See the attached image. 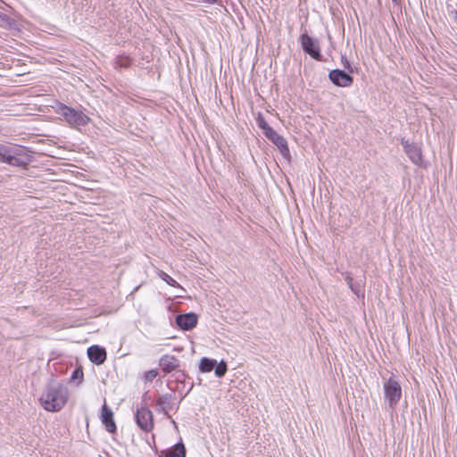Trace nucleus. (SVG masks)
Returning <instances> with one entry per match:
<instances>
[{"label": "nucleus", "mask_w": 457, "mask_h": 457, "mask_svg": "<svg viewBox=\"0 0 457 457\" xmlns=\"http://www.w3.org/2000/svg\"><path fill=\"white\" fill-rule=\"evenodd\" d=\"M67 400V388L60 383L52 382L42 394L40 403L48 411H58L62 409Z\"/></svg>", "instance_id": "nucleus-1"}, {"label": "nucleus", "mask_w": 457, "mask_h": 457, "mask_svg": "<svg viewBox=\"0 0 457 457\" xmlns=\"http://www.w3.org/2000/svg\"><path fill=\"white\" fill-rule=\"evenodd\" d=\"M27 150L23 146L0 144V162L15 167L25 166L29 162Z\"/></svg>", "instance_id": "nucleus-2"}, {"label": "nucleus", "mask_w": 457, "mask_h": 457, "mask_svg": "<svg viewBox=\"0 0 457 457\" xmlns=\"http://www.w3.org/2000/svg\"><path fill=\"white\" fill-rule=\"evenodd\" d=\"M384 398L388 408L394 411L402 397V387L399 382L391 376L383 383Z\"/></svg>", "instance_id": "nucleus-3"}, {"label": "nucleus", "mask_w": 457, "mask_h": 457, "mask_svg": "<svg viewBox=\"0 0 457 457\" xmlns=\"http://www.w3.org/2000/svg\"><path fill=\"white\" fill-rule=\"evenodd\" d=\"M57 112L64 117L65 120L74 128L85 126L89 122V118L81 111L75 110L67 105L61 104Z\"/></svg>", "instance_id": "nucleus-4"}, {"label": "nucleus", "mask_w": 457, "mask_h": 457, "mask_svg": "<svg viewBox=\"0 0 457 457\" xmlns=\"http://www.w3.org/2000/svg\"><path fill=\"white\" fill-rule=\"evenodd\" d=\"M300 41L305 53L310 54L313 59L321 61L320 50L317 41L307 34H303L300 37Z\"/></svg>", "instance_id": "nucleus-5"}, {"label": "nucleus", "mask_w": 457, "mask_h": 457, "mask_svg": "<svg viewBox=\"0 0 457 457\" xmlns=\"http://www.w3.org/2000/svg\"><path fill=\"white\" fill-rule=\"evenodd\" d=\"M137 426L144 431H150L154 428L153 414L147 408H141L136 413Z\"/></svg>", "instance_id": "nucleus-6"}, {"label": "nucleus", "mask_w": 457, "mask_h": 457, "mask_svg": "<svg viewBox=\"0 0 457 457\" xmlns=\"http://www.w3.org/2000/svg\"><path fill=\"white\" fill-rule=\"evenodd\" d=\"M265 136L279 149L284 157L289 156V149L286 139L278 135L273 129H268Z\"/></svg>", "instance_id": "nucleus-7"}, {"label": "nucleus", "mask_w": 457, "mask_h": 457, "mask_svg": "<svg viewBox=\"0 0 457 457\" xmlns=\"http://www.w3.org/2000/svg\"><path fill=\"white\" fill-rule=\"evenodd\" d=\"M329 79L338 87H349L353 84V78L345 71L341 70H333L329 72Z\"/></svg>", "instance_id": "nucleus-8"}, {"label": "nucleus", "mask_w": 457, "mask_h": 457, "mask_svg": "<svg viewBox=\"0 0 457 457\" xmlns=\"http://www.w3.org/2000/svg\"><path fill=\"white\" fill-rule=\"evenodd\" d=\"M176 324L183 330H190L197 324V316L193 312L179 314L176 317Z\"/></svg>", "instance_id": "nucleus-9"}, {"label": "nucleus", "mask_w": 457, "mask_h": 457, "mask_svg": "<svg viewBox=\"0 0 457 457\" xmlns=\"http://www.w3.org/2000/svg\"><path fill=\"white\" fill-rule=\"evenodd\" d=\"M404 152L411 159V161L416 165H421L422 163V154L420 148L414 144H409L407 141L403 142Z\"/></svg>", "instance_id": "nucleus-10"}, {"label": "nucleus", "mask_w": 457, "mask_h": 457, "mask_svg": "<svg viewBox=\"0 0 457 457\" xmlns=\"http://www.w3.org/2000/svg\"><path fill=\"white\" fill-rule=\"evenodd\" d=\"M101 421L108 432L114 433L116 431V424L113 420V412L106 403H104L102 407Z\"/></svg>", "instance_id": "nucleus-11"}, {"label": "nucleus", "mask_w": 457, "mask_h": 457, "mask_svg": "<svg viewBox=\"0 0 457 457\" xmlns=\"http://www.w3.org/2000/svg\"><path fill=\"white\" fill-rule=\"evenodd\" d=\"M87 355L89 360L96 365L103 364L106 360V351L99 345H92L88 347Z\"/></svg>", "instance_id": "nucleus-12"}, {"label": "nucleus", "mask_w": 457, "mask_h": 457, "mask_svg": "<svg viewBox=\"0 0 457 457\" xmlns=\"http://www.w3.org/2000/svg\"><path fill=\"white\" fill-rule=\"evenodd\" d=\"M159 365L163 372L170 373L179 368V361L175 356L165 354L160 359Z\"/></svg>", "instance_id": "nucleus-13"}, {"label": "nucleus", "mask_w": 457, "mask_h": 457, "mask_svg": "<svg viewBox=\"0 0 457 457\" xmlns=\"http://www.w3.org/2000/svg\"><path fill=\"white\" fill-rule=\"evenodd\" d=\"M174 396L171 394H166L158 396L156 400V405L158 407L159 411H162L165 414L168 413L170 410L172 408V402H173Z\"/></svg>", "instance_id": "nucleus-14"}, {"label": "nucleus", "mask_w": 457, "mask_h": 457, "mask_svg": "<svg viewBox=\"0 0 457 457\" xmlns=\"http://www.w3.org/2000/svg\"><path fill=\"white\" fill-rule=\"evenodd\" d=\"M217 364V361L212 359H209L207 357H203L199 363V370L201 372H210L212 371Z\"/></svg>", "instance_id": "nucleus-15"}, {"label": "nucleus", "mask_w": 457, "mask_h": 457, "mask_svg": "<svg viewBox=\"0 0 457 457\" xmlns=\"http://www.w3.org/2000/svg\"><path fill=\"white\" fill-rule=\"evenodd\" d=\"M166 457H186V448L182 443H178L167 453Z\"/></svg>", "instance_id": "nucleus-16"}, {"label": "nucleus", "mask_w": 457, "mask_h": 457, "mask_svg": "<svg viewBox=\"0 0 457 457\" xmlns=\"http://www.w3.org/2000/svg\"><path fill=\"white\" fill-rule=\"evenodd\" d=\"M214 372L218 378H222L227 372L226 362L221 361L219 364H216Z\"/></svg>", "instance_id": "nucleus-17"}, {"label": "nucleus", "mask_w": 457, "mask_h": 457, "mask_svg": "<svg viewBox=\"0 0 457 457\" xmlns=\"http://www.w3.org/2000/svg\"><path fill=\"white\" fill-rule=\"evenodd\" d=\"M257 122H258V125L259 127L263 129V132L264 134H266L267 132V129H272L271 127H270L268 125V123L266 122V120H264L263 117H262L261 115H259L258 119H257Z\"/></svg>", "instance_id": "nucleus-18"}, {"label": "nucleus", "mask_w": 457, "mask_h": 457, "mask_svg": "<svg viewBox=\"0 0 457 457\" xmlns=\"http://www.w3.org/2000/svg\"><path fill=\"white\" fill-rule=\"evenodd\" d=\"M162 278L170 286L175 287L177 285V281L166 273H162Z\"/></svg>", "instance_id": "nucleus-19"}, {"label": "nucleus", "mask_w": 457, "mask_h": 457, "mask_svg": "<svg viewBox=\"0 0 457 457\" xmlns=\"http://www.w3.org/2000/svg\"><path fill=\"white\" fill-rule=\"evenodd\" d=\"M350 288L357 296H360L361 294L363 295V290L361 285L354 283Z\"/></svg>", "instance_id": "nucleus-20"}, {"label": "nucleus", "mask_w": 457, "mask_h": 457, "mask_svg": "<svg viewBox=\"0 0 457 457\" xmlns=\"http://www.w3.org/2000/svg\"><path fill=\"white\" fill-rule=\"evenodd\" d=\"M158 376V371L156 370H151L145 373V379L153 380Z\"/></svg>", "instance_id": "nucleus-21"}, {"label": "nucleus", "mask_w": 457, "mask_h": 457, "mask_svg": "<svg viewBox=\"0 0 457 457\" xmlns=\"http://www.w3.org/2000/svg\"><path fill=\"white\" fill-rule=\"evenodd\" d=\"M345 278V281L347 282V285L349 287H352L353 285H354L353 277L351 276L350 273H346Z\"/></svg>", "instance_id": "nucleus-22"}, {"label": "nucleus", "mask_w": 457, "mask_h": 457, "mask_svg": "<svg viewBox=\"0 0 457 457\" xmlns=\"http://www.w3.org/2000/svg\"><path fill=\"white\" fill-rule=\"evenodd\" d=\"M79 376H80L81 378L83 377V372L81 370L79 369H76L74 371H73V374L71 376V378L72 379H75L77 378H79Z\"/></svg>", "instance_id": "nucleus-23"}, {"label": "nucleus", "mask_w": 457, "mask_h": 457, "mask_svg": "<svg viewBox=\"0 0 457 457\" xmlns=\"http://www.w3.org/2000/svg\"><path fill=\"white\" fill-rule=\"evenodd\" d=\"M342 62H343L344 67L345 69H347L348 71H352V68H351L350 62H349V61L345 56L342 57Z\"/></svg>", "instance_id": "nucleus-24"}, {"label": "nucleus", "mask_w": 457, "mask_h": 457, "mask_svg": "<svg viewBox=\"0 0 457 457\" xmlns=\"http://www.w3.org/2000/svg\"><path fill=\"white\" fill-rule=\"evenodd\" d=\"M204 1L206 3H209V4H215L218 2V0H204Z\"/></svg>", "instance_id": "nucleus-25"}]
</instances>
